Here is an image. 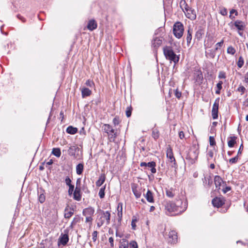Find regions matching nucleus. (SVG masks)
<instances>
[{"label": "nucleus", "mask_w": 248, "mask_h": 248, "mask_svg": "<svg viewBox=\"0 0 248 248\" xmlns=\"http://www.w3.org/2000/svg\"><path fill=\"white\" fill-rule=\"evenodd\" d=\"M98 234V232L96 231H93V232L92 233V239L93 242H95L97 238V235Z\"/></svg>", "instance_id": "obj_47"}, {"label": "nucleus", "mask_w": 248, "mask_h": 248, "mask_svg": "<svg viewBox=\"0 0 248 248\" xmlns=\"http://www.w3.org/2000/svg\"><path fill=\"white\" fill-rule=\"evenodd\" d=\"M152 137L155 140H157L159 137V132L157 128H154L152 129Z\"/></svg>", "instance_id": "obj_29"}, {"label": "nucleus", "mask_w": 248, "mask_h": 248, "mask_svg": "<svg viewBox=\"0 0 248 248\" xmlns=\"http://www.w3.org/2000/svg\"><path fill=\"white\" fill-rule=\"evenodd\" d=\"M73 199L77 201H80L81 199V194L80 186H76L73 192Z\"/></svg>", "instance_id": "obj_12"}, {"label": "nucleus", "mask_w": 248, "mask_h": 248, "mask_svg": "<svg viewBox=\"0 0 248 248\" xmlns=\"http://www.w3.org/2000/svg\"><path fill=\"white\" fill-rule=\"evenodd\" d=\"M156 166V164L155 162L152 161L149 162L147 163V166L149 168H151V171L152 173H155L156 171V169L155 168V167Z\"/></svg>", "instance_id": "obj_24"}, {"label": "nucleus", "mask_w": 248, "mask_h": 248, "mask_svg": "<svg viewBox=\"0 0 248 248\" xmlns=\"http://www.w3.org/2000/svg\"><path fill=\"white\" fill-rule=\"evenodd\" d=\"M85 85L90 88H93L95 86L94 83L91 79H88L85 82Z\"/></svg>", "instance_id": "obj_39"}, {"label": "nucleus", "mask_w": 248, "mask_h": 248, "mask_svg": "<svg viewBox=\"0 0 248 248\" xmlns=\"http://www.w3.org/2000/svg\"><path fill=\"white\" fill-rule=\"evenodd\" d=\"M174 94L175 97L178 99H180L182 96V93L179 91L178 88L174 90Z\"/></svg>", "instance_id": "obj_44"}, {"label": "nucleus", "mask_w": 248, "mask_h": 248, "mask_svg": "<svg viewBox=\"0 0 248 248\" xmlns=\"http://www.w3.org/2000/svg\"><path fill=\"white\" fill-rule=\"evenodd\" d=\"M225 201L223 197H216L212 200V202L214 206L219 208L225 203Z\"/></svg>", "instance_id": "obj_10"}, {"label": "nucleus", "mask_w": 248, "mask_h": 248, "mask_svg": "<svg viewBox=\"0 0 248 248\" xmlns=\"http://www.w3.org/2000/svg\"><path fill=\"white\" fill-rule=\"evenodd\" d=\"M163 53L167 60L173 62L175 64L178 62L179 58L175 54L171 46H166L164 47Z\"/></svg>", "instance_id": "obj_3"}, {"label": "nucleus", "mask_w": 248, "mask_h": 248, "mask_svg": "<svg viewBox=\"0 0 248 248\" xmlns=\"http://www.w3.org/2000/svg\"><path fill=\"white\" fill-rule=\"evenodd\" d=\"M120 120L118 116L115 117L113 120V124L114 126L118 125L120 124Z\"/></svg>", "instance_id": "obj_46"}, {"label": "nucleus", "mask_w": 248, "mask_h": 248, "mask_svg": "<svg viewBox=\"0 0 248 248\" xmlns=\"http://www.w3.org/2000/svg\"><path fill=\"white\" fill-rule=\"evenodd\" d=\"M106 176L105 174H101L99 176V179L96 182V186H100L105 182Z\"/></svg>", "instance_id": "obj_22"}, {"label": "nucleus", "mask_w": 248, "mask_h": 248, "mask_svg": "<svg viewBox=\"0 0 248 248\" xmlns=\"http://www.w3.org/2000/svg\"><path fill=\"white\" fill-rule=\"evenodd\" d=\"M214 182L216 187L218 189L221 188L220 187L222 185V184L224 183L222 178L218 175L215 176L214 178Z\"/></svg>", "instance_id": "obj_17"}, {"label": "nucleus", "mask_w": 248, "mask_h": 248, "mask_svg": "<svg viewBox=\"0 0 248 248\" xmlns=\"http://www.w3.org/2000/svg\"><path fill=\"white\" fill-rule=\"evenodd\" d=\"M243 149V145L242 144H241L240 146V148L239 149V150H238V154H237V155L241 154V151Z\"/></svg>", "instance_id": "obj_62"}, {"label": "nucleus", "mask_w": 248, "mask_h": 248, "mask_svg": "<svg viewBox=\"0 0 248 248\" xmlns=\"http://www.w3.org/2000/svg\"><path fill=\"white\" fill-rule=\"evenodd\" d=\"M219 98H217L213 104L212 109V116L213 119H217L218 118V110L219 102Z\"/></svg>", "instance_id": "obj_9"}, {"label": "nucleus", "mask_w": 248, "mask_h": 248, "mask_svg": "<svg viewBox=\"0 0 248 248\" xmlns=\"http://www.w3.org/2000/svg\"><path fill=\"white\" fill-rule=\"evenodd\" d=\"M78 131V129L72 126H69L66 129V132L70 134H75Z\"/></svg>", "instance_id": "obj_25"}, {"label": "nucleus", "mask_w": 248, "mask_h": 248, "mask_svg": "<svg viewBox=\"0 0 248 248\" xmlns=\"http://www.w3.org/2000/svg\"><path fill=\"white\" fill-rule=\"evenodd\" d=\"M86 217L85 222L90 223V225H92L93 220V216H85Z\"/></svg>", "instance_id": "obj_50"}, {"label": "nucleus", "mask_w": 248, "mask_h": 248, "mask_svg": "<svg viewBox=\"0 0 248 248\" xmlns=\"http://www.w3.org/2000/svg\"><path fill=\"white\" fill-rule=\"evenodd\" d=\"M215 50H210L209 52H206V56L210 58H214L216 55Z\"/></svg>", "instance_id": "obj_35"}, {"label": "nucleus", "mask_w": 248, "mask_h": 248, "mask_svg": "<svg viewBox=\"0 0 248 248\" xmlns=\"http://www.w3.org/2000/svg\"><path fill=\"white\" fill-rule=\"evenodd\" d=\"M117 210H118V216L119 217H122V210H123V203H119L117 206Z\"/></svg>", "instance_id": "obj_34"}, {"label": "nucleus", "mask_w": 248, "mask_h": 248, "mask_svg": "<svg viewBox=\"0 0 248 248\" xmlns=\"http://www.w3.org/2000/svg\"><path fill=\"white\" fill-rule=\"evenodd\" d=\"M235 14V16H237V12L236 10H235V9H232V10H231L230 11V16H232V14Z\"/></svg>", "instance_id": "obj_63"}, {"label": "nucleus", "mask_w": 248, "mask_h": 248, "mask_svg": "<svg viewBox=\"0 0 248 248\" xmlns=\"http://www.w3.org/2000/svg\"><path fill=\"white\" fill-rule=\"evenodd\" d=\"M213 156H214L213 151L212 150L208 151V152L207 154V155H206L207 160L208 161H209L211 159L213 158Z\"/></svg>", "instance_id": "obj_40"}, {"label": "nucleus", "mask_w": 248, "mask_h": 248, "mask_svg": "<svg viewBox=\"0 0 248 248\" xmlns=\"http://www.w3.org/2000/svg\"><path fill=\"white\" fill-rule=\"evenodd\" d=\"M84 166L82 163H79L76 166V172L78 175L81 174L83 170Z\"/></svg>", "instance_id": "obj_26"}, {"label": "nucleus", "mask_w": 248, "mask_h": 248, "mask_svg": "<svg viewBox=\"0 0 248 248\" xmlns=\"http://www.w3.org/2000/svg\"><path fill=\"white\" fill-rule=\"evenodd\" d=\"M199 154V148L196 145L193 146L189 150L186 159L189 163L193 164L197 159Z\"/></svg>", "instance_id": "obj_4"}, {"label": "nucleus", "mask_w": 248, "mask_h": 248, "mask_svg": "<svg viewBox=\"0 0 248 248\" xmlns=\"http://www.w3.org/2000/svg\"><path fill=\"white\" fill-rule=\"evenodd\" d=\"M234 26L239 31H243L245 27L244 22L240 20H236L234 22Z\"/></svg>", "instance_id": "obj_20"}, {"label": "nucleus", "mask_w": 248, "mask_h": 248, "mask_svg": "<svg viewBox=\"0 0 248 248\" xmlns=\"http://www.w3.org/2000/svg\"><path fill=\"white\" fill-rule=\"evenodd\" d=\"M78 150L79 148L77 146H71L68 149L69 154L71 155H75V152L76 151Z\"/></svg>", "instance_id": "obj_31"}, {"label": "nucleus", "mask_w": 248, "mask_h": 248, "mask_svg": "<svg viewBox=\"0 0 248 248\" xmlns=\"http://www.w3.org/2000/svg\"><path fill=\"white\" fill-rule=\"evenodd\" d=\"M102 130L108 134L110 141H114L118 136L117 132L115 131V130L109 124H104L102 126Z\"/></svg>", "instance_id": "obj_6"}, {"label": "nucleus", "mask_w": 248, "mask_h": 248, "mask_svg": "<svg viewBox=\"0 0 248 248\" xmlns=\"http://www.w3.org/2000/svg\"><path fill=\"white\" fill-rule=\"evenodd\" d=\"M237 91L239 92H241L242 93L241 94H243L244 93L245 91H246V89L243 86H239L238 89H237Z\"/></svg>", "instance_id": "obj_56"}, {"label": "nucleus", "mask_w": 248, "mask_h": 248, "mask_svg": "<svg viewBox=\"0 0 248 248\" xmlns=\"http://www.w3.org/2000/svg\"><path fill=\"white\" fill-rule=\"evenodd\" d=\"M81 92L82 98L89 96L92 94V91L86 87L82 88L81 89Z\"/></svg>", "instance_id": "obj_19"}, {"label": "nucleus", "mask_w": 248, "mask_h": 248, "mask_svg": "<svg viewBox=\"0 0 248 248\" xmlns=\"http://www.w3.org/2000/svg\"><path fill=\"white\" fill-rule=\"evenodd\" d=\"M129 246L131 248H138V244L135 241H131L129 243Z\"/></svg>", "instance_id": "obj_49"}, {"label": "nucleus", "mask_w": 248, "mask_h": 248, "mask_svg": "<svg viewBox=\"0 0 248 248\" xmlns=\"http://www.w3.org/2000/svg\"><path fill=\"white\" fill-rule=\"evenodd\" d=\"M227 51L228 54L233 55L235 54L236 50L232 46H229L227 48Z\"/></svg>", "instance_id": "obj_37"}, {"label": "nucleus", "mask_w": 248, "mask_h": 248, "mask_svg": "<svg viewBox=\"0 0 248 248\" xmlns=\"http://www.w3.org/2000/svg\"><path fill=\"white\" fill-rule=\"evenodd\" d=\"M138 220L136 217H133L131 221V226L133 230H136V223L137 222Z\"/></svg>", "instance_id": "obj_43"}, {"label": "nucleus", "mask_w": 248, "mask_h": 248, "mask_svg": "<svg viewBox=\"0 0 248 248\" xmlns=\"http://www.w3.org/2000/svg\"><path fill=\"white\" fill-rule=\"evenodd\" d=\"M209 142L210 145L211 146H214L216 144V141L213 137L210 136L209 137Z\"/></svg>", "instance_id": "obj_53"}, {"label": "nucleus", "mask_w": 248, "mask_h": 248, "mask_svg": "<svg viewBox=\"0 0 248 248\" xmlns=\"http://www.w3.org/2000/svg\"><path fill=\"white\" fill-rule=\"evenodd\" d=\"M108 241H109V242L110 243V247L111 248H113L114 247V240H113V238L112 237H110L109 238Z\"/></svg>", "instance_id": "obj_58"}, {"label": "nucleus", "mask_w": 248, "mask_h": 248, "mask_svg": "<svg viewBox=\"0 0 248 248\" xmlns=\"http://www.w3.org/2000/svg\"><path fill=\"white\" fill-rule=\"evenodd\" d=\"M179 136L181 139H183L185 137V134L183 131H180L179 133Z\"/></svg>", "instance_id": "obj_61"}, {"label": "nucleus", "mask_w": 248, "mask_h": 248, "mask_svg": "<svg viewBox=\"0 0 248 248\" xmlns=\"http://www.w3.org/2000/svg\"><path fill=\"white\" fill-rule=\"evenodd\" d=\"M237 160H238V155H237L233 158H231L229 160V162H230V163L232 164H235L237 162Z\"/></svg>", "instance_id": "obj_51"}, {"label": "nucleus", "mask_w": 248, "mask_h": 248, "mask_svg": "<svg viewBox=\"0 0 248 248\" xmlns=\"http://www.w3.org/2000/svg\"><path fill=\"white\" fill-rule=\"evenodd\" d=\"M166 156L167 158V164H169L171 168H177V165L173 155L172 149L170 145L167 148Z\"/></svg>", "instance_id": "obj_5"}, {"label": "nucleus", "mask_w": 248, "mask_h": 248, "mask_svg": "<svg viewBox=\"0 0 248 248\" xmlns=\"http://www.w3.org/2000/svg\"><path fill=\"white\" fill-rule=\"evenodd\" d=\"M52 154L57 157H60L61 155L60 149L59 148H53L52 151Z\"/></svg>", "instance_id": "obj_32"}, {"label": "nucleus", "mask_w": 248, "mask_h": 248, "mask_svg": "<svg viewBox=\"0 0 248 248\" xmlns=\"http://www.w3.org/2000/svg\"><path fill=\"white\" fill-rule=\"evenodd\" d=\"M236 137L235 136L230 137L228 138V145L229 147H232L236 143Z\"/></svg>", "instance_id": "obj_23"}, {"label": "nucleus", "mask_w": 248, "mask_h": 248, "mask_svg": "<svg viewBox=\"0 0 248 248\" xmlns=\"http://www.w3.org/2000/svg\"><path fill=\"white\" fill-rule=\"evenodd\" d=\"M74 214L73 210L69 211L67 209H65L64 217L66 218H69Z\"/></svg>", "instance_id": "obj_33"}, {"label": "nucleus", "mask_w": 248, "mask_h": 248, "mask_svg": "<svg viewBox=\"0 0 248 248\" xmlns=\"http://www.w3.org/2000/svg\"><path fill=\"white\" fill-rule=\"evenodd\" d=\"M38 193H40L38 196V200L40 203H42L46 200V196L44 195V191L41 189L40 192L38 191Z\"/></svg>", "instance_id": "obj_27"}, {"label": "nucleus", "mask_w": 248, "mask_h": 248, "mask_svg": "<svg viewBox=\"0 0 248 248\" xmlns=\"http://www.w3.org/2000/svg\"><path fill=\"white\" fill-rule=\"evenodd\" d=\"M65 183L66 184V185L68 186H70L71 185H72L71 183V179H70V178L68 177V176H67L65 179Z\"/></svg>", "instance_id": "obj_55"}, {"label": "nucleus", "mask_w": 248, "mask_h": 248, "mask_svg": "<svg viewBox=\"0 0 248 248\" xmlns=\"http://www.w3.org/2000/svg\"><path fill=\"white\" fill-rule=\"evenodd\" d=\"M218 78L219 79H225L226 78V73L224 71H220L218 74Z\"/></svg>", "instance_id": "obj_48"}, {"label": "nucleus", "mask_w": 248, "mask_h": 248, "mask_svg": "<svg viewBox=\"0 0 248 248\" xmlns=\"http://www.w3.org/2000/svg\"><path fill=\"white\" fill-rule=\"evenodd\" d=\"M94 209L92 207H89L83 209L82 214L84 216H93Z\"/></svg>", "instance_id": "obj_15"}, {"label": "nucleus", "mask_w": 248, "mask_h": 248, "mask_svg": "<svg viewBox=\"0 0 248 248\" xmlns=\"http://www.w3.org/2000/svg\"><path fill=\"white\" fill-rule=\"evenodd\" d=\"M166 193L167 196L169 198H173L175 195L174 190L172 188L166 189Z\"/></svg>", "instance_id": "obj_30"}, {"label": "nucleus", "mask_w": 248, "mask_h": 248, "mask_svg": "<svg viewBox=\"0 0 248 248\" xmlns=\"http://www.w3.org/2000/svg\"><path fill=\"white\" fill-rule=\"evenodd\" d=\"M223 43H224V41H223V40H222L220 42L217 43L215 46V50L216 51H217V50L220 49V48L222 46Z\"/></svg>", "instance_id": "obj_45"}, {"label": "nucleus", "mask_w": 248, "mask_h": 248, "mask_svg": "<svg viewBox=\"0 0 248 248\" xmlns=\"http://www.w3.org/2000/svg\"><path fill=\"white\" fill-rule=\"evenodd\" d=\"M17 17L20 20H21L23 22H25L26 20L25 19L24 17H23V16H21L20 15H17Z\"/></svg>", "instance_id": "obj_60"}, {"label": "nucleus", "mask_w": 248, "mask_h": 248, "mask_svg": "<svg viewBox=\"0 0 248 248\" xmlns=\"http://www.w3.org/2000/svg\"><path fill=\"white\" fill-rule=\"evenodd\" d=\"M105 186L101 187L100 189L98 194L101 199L104 198L105 197Z\"/></svg>", "instance_id": "obj_38"}, {"label": "nucleus", "mask_w": 248, "mask_h": 248, "mask_svg": "<svg viewBox=\"0 0 248 248\" xmlns=\"http://www.w3.org/2000/svg\"><path fill=\"white\" fill-rule=\"evenodd\" d=\"M97 24L94 20L92 19V20H89L88 25H87V29L89 30H90L91 31H93L94 30L96 29L97 28Z\"/></svg>", "instance_id": "obj_18"}, {"label": "nucleus", "mask_w": 248, "mask_h": 248, "mask_svg": "<svg viewBox=\"0 0 248 248\" xmlns=\"http://www.w3.org/2000/svg\"><path fill=\"white\" fill-rule=\"evenodd\" d=\"M191 39H192V33L189 30H188L187 31V37H186V42H187V44L188 45L190 43Z\"/></svg>", "instance_id": "obj_41"}, {"label": "nucleus", "mask_w": 248, "mask_h": 248, "mask_svg": "<svg viewBox=\"0 0 248 248\" xmlns=\"http://www.w3.org/2000/svg\"><path fill=\"white\" fill-rule=\"evenodd\" d=\"M69 241V237L67 234H62L58 240V245L60 244L65 246Z\"/></svg>", "instance_id": "obj_14"}, {"label": "nucleus", "mask_w": 248, "mask_h": 248, "mask_svg": "<svg viewBox=\"0 0 248 248\" xmlns=\"http://www.w3.org/2000/svg\"><path fill=\"white\" fill-rule=\"evenodd\" d=\"M231 188L230 186H226L225 188L222 189V191L224 193H227V192L231 190Z\"/></svg>", "instance_id": "obj_59"}, {"label": "nucleus", "mask_w": 248, "mask_h": 248, "mask_svg": "<svg viewBox=\"0 0 248 248\" xmlns=\"http://www.w3.org/2000/svg\"><path fill=\"white\" fill-rule=\"evenodd\" d=\"M184 7L182 8L186 16L190 20H195L196 18V12L194 9L188 6L185 1L184 3Z\"/></svg>", "instance_id": "obj_7"}, {"label": "nucleus", "mask_w": 248, "mask_h": 248, "mask_svg": "<svg viewBox=\"0 0 248 248\" xmlns=\"http://www.w3.org/2000/svg\"><path fill=\"white\" fill-rule=\"evenodd\" d=\"M169 242L171 243H175L177 240V232L175 231H171L169 232Z\"/></svg>", "instance_id": "obj_13"}, {"label": "nucleus", "mask_w": 248, "mask_h": 248, "mask_svg": "<svg viewBox=\"0 0 248 248\" xmlns=\"http://www.w3.org/2000/svg\"><path fill=\"white\" fill-rule=\"evenodd\" d=\"M132 108L131 107H128L126 110V115L127 117H129L131 115Z\"/></svg>", "instance_id": "obj_52"}, {"label": "nucleus", "mask_w": 248, "mask_h": 248, "mask_svg": "<svg viewBox=\"0 0 248 248\" xmlns=\"http://www.w3.org/2000/svg\"><path fill=\"white\" fill-rule=\"evenodd\" d=\"M163 40V37H154L152 42L153 47L155 49L158 48L161 45Z\"/></svg>", "instance_id": "obj_11"}, {"label": "nucleus", "mask_w": 248, "mask_h": 248, "mask_svg": "<svg viewBox=\"0 0 248 248\" xmlns=\"http://www.w3.org/2000/svg\"><path fill=\"white\" fill-rule=\"evenodd\" d=\"M132 190L136 198H139L141 196V193L136 185L134 184L132 186Z\"/></svg>", "instance_id": "obj_21"}, {"label": "nucleus", "mask_w": 248, "mask_h": 248, "mask_svg": "<svg viewBox=\"0 0 248 248\" xmlns=\"http://www.w3.org/2000/svg\"><path fill=\"white\" fill-rule=\"evenodd\" d=\"M145 198L147 200V201L150 203H154L155 202L154 196H153V193L150 190H148L146 193L145 194H144Z\"/></svg>", "instance_id": "obj_16"}, {"label": "nucleus", "mask_w": 248, "mask_h": 248, "mask_svg": "<svg viewBox=\"0 0 248 248\" xmlns=\"http://www.w3.org/2000/svg\"><path fill=\"white\" fill-rule=\"evenodd\" d=\"M223 84L222 81H219V82L217 84V89L221 90L222 89V85Z\"/></svg>", "instance_id": "obj_57"}, {"label": "nucleus", "mask_w": 248, "mask_h": 248, "mask_svg": "<svg viewBox=\"0 0 248 248\" xmlns=\"http://www.w3.org/2000/svg\"><path fill=\"white\" fill-rule=\"evenodd\" d=\"M245 80L246 83L248 84V72L246 73L245 76Z\"/></svg>", "instance_id": "obj_64"}, {"label": "nucleus", "mask_w": 248, "mask_h": 248, "mask_svg": "<svg viewBox=\"0 0 248 248\" xmlns=\"http://www.w3.org/2000/svg\"><path fill=\"white\" fill-rule=\"evenodd\" d=\"M187 203L186 200L183 201L181 199L176 200L175 202H168L165 204L166 213L168 215H172V213L177 212L176 214H181L186 209Z\"/></svg>", "instance_id": "obj_1"}, {"label": "nucleus", "mask_w": 248, "mask_h": 248, "mask_svg": "<svg viewBox=\"0 0 248 248\" xmlns=\"http://www.w3.org/2000/svg\"><path fill=\"white\" fill-rule=\"evenodd\" d=\"M204 34V31L202 29H199L196 32L195 37L198 40H200Z\"/></svg>", "instance_id": "obj_28"}, {"label": "nucleus", "mask_w": 248, "mask_h": 248, "mask_svg": "<svg viewBox=\"0 0 248 248\" xmlns=\"http://www.w3.org/2000/svg\"><path fill=\"white\" fill-rule=\"evenodd\" d=\"M110 213L109 211H101L96 219L97 227L100 228L104 223L107 225L110 223Z\"/></svg>", "instance_id": "obj_2"}, {"label": "nucleus", "mask_w": 248, "mask_h": 248, "mask_svg": "<svg viewBox=\"0 0 248 248\" xmlns=\"http://www.w3.org/2000/svg\"><path fill=\"white\" fill-rule=\"evenodd\" d=\"M74 185H71L69 186V189H68V194L69 195H72L74 191Z\"/></svg>", "instance_id": "obj_54"}, {"label": "nucleus", "mask_w": 248, "mask_h": 248, "mask_svg": "<svg viewBox=\"0 0 248 248\" xmlns=\"http://www.w3.org/2000/svg\"><path fill=\"white\" fill-rule=\"evenodd\" d=\"M119 248H128V242L125 239H123V242H121Z\"/></svg>", "instance_id": "obj_36"}, {"label": "nucleus", "mask_w": 248, "mask_h": 248, "mask_svg": "<svg viewBox=\"0 0 248 248\" xmlns=\"http://www.w3.org/2000/svg\"><path fill=\"white\" fill-rule=\"evenodd\" d=\"M184 26L180 22L175 23L173 27V32L174 36L179 39L181 38L184 33Z\"/></svg>", "instance_id": "obj_8"}, {"label": "nucleus", "mask_w": 248, "mask_h": 248, "mask_svg": "<svg viewBox=\"0 0 248 248\" xmlns=\"http://www.w3.org/2000/svg\"><path fill=\"white\" fill-rule=\"evenodd\" d=\"M237 66L239 68H241L244 64V59L242 56L239 58L238 61L237 62Z\"/></svg>", "instance_id": "obj_42"}]
</instances>
